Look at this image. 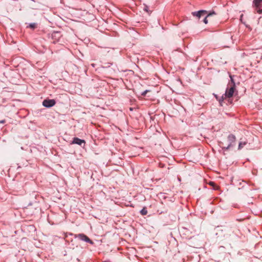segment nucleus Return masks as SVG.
<instances>
[{
  "label": "nucleus",
  "mask_w": 262,
  "mask_h": 262,
  "mask_svg": "<svg viewBox=\"0 0 262 262\" xmlns=\"http://www.w3.org/2000/svg\"><path fill=\"white\" fill-rule=\"evenodd\" d=\"M235 90V84L233 83L232 85L230 87H228L226 89V92L224 95H223L221 98H219L216 96H215L216 98L219 100L220 104L222 105V102L224 99L226 98H231L233 96Z\"/></svg>",
  "instance_id": "1"
},
{
  "label": "nucleus",
  "mask_w": 262,
  "mask_h": 262,
  "mask_svg": "<svg viewBox=\"0 0 262 262\" xmlns=\"http://www.w3.org/2000/svg\"><path fill=\"white\" fill-rule=\"evenodd\" d=\"M236 141V137L234 135L230 134L229 135L226 141L225 146L223 147V148L226 150L229 149L231 147L234 145Z\"/></svg>",
  "instance_id": "2"
},
{
  "label": "nucleus",
  "mask_w": 262,
  "mask_h": 262,
  "mask_svg": "<svg viewBox=\"0 0 262 262\" xmlns=\"http://www.w3.org/2000/svg\"><path fill=\"white\" fill-rule=\"evenodd\" d=\"M56 103L54 99H45L42 102V105L46 107H50L54 106Z\"/></svg>",
  "instance_id": "3"
},
{
  "label": "nucleus",
  "mask_w": 262,
  "mask_h": 262,
  "mask_svg": "<svg viewBox=\"0 0 262 262\" xmlns=\"http://www.w3.org/2000/svg\"><path fill=\"white\" fill-rule=\"evenodd\" d=\"M61 35L59 32H54L52 34V38L53 40V42L55 43L58 41L59 39L61 37Z\"/></svg>",
  "instance_id": "4"
},
{
  "label": "nucleus",
  "mask_w": 262,
  "mask_h": 262,
  "mask_svg": "<svg viewBox=\"0 0 262 262\" xmlns=\"http://www.w3.org/2000/svg\"><path fill=\"white\" fill-rule=\"evenodd\" d=\"M207 14V11L206 10H200L198 12H192L193 15L196 16L198 18H200L202 16H205Z\"/></svg>",
  "instance_id": "5"
},
{
  "label": "nucleus",
  "mask_w": 262,
  "mask_h": 262,
  "mask_svg": "<svg viewBox=\"0 0 262 262\" xmlns=\"http://www.w3.org/2000/svg\"><path fill=\"white\" fill-rule=\"evenodd\" d=\"M79 238L82 241H84L86 242L89 243L91 244H93V242L85 235L83 234H80L78 235Z\"/></svg>",
  "instance_id": "6"
},
{
  "label": "nucleus",
  "mask_w": 262,
  "mask_h": 262,
  "mask_svg": "<svg viewBox=\"0 0 262 262\" xmlns=\"http://www.w3.org/2000/svg\"><path fill=\"white\" fill-rule=\"evenodd\" d=\"M85 142L84 140L80 139L78 138L75 137L73 138L72 144H76L79 145H81L82 143L85 144Z\"/></svg>",
  "instance_id": "7"
},
{
  "label": "nucleus",
  "mask_w": 262,
  "mask_h": 262,
  "mask_svg": "<svg viewBox=\"0 0 262 262\" xmlns=\"http://www.w3.org/2000/svg\"><path fill=\"white\" fill-rule=\"evenodd\" d=\"M253 6L256 8H260L262 6V0H253Z\"/></svg>",
  "instance_id": "8"
},
{
  "label": "nucleus",
  "mask_w": 262,
  "mask_h": 262,
  "mask_svg": "<svg viewBox=\"0 0 262 262\" xmlns=\"http://www.w3.org/2000/svg\"><path fill=\"white\" fill-rule=\"evenodd\" d=\"M247 142L246 141H240L238 145V149L240 150L243 147L247 144Z\"/></svg>",
  "instance_id": "9"
},
{
  "label": "nucleus",
  "mask_w": 262,
  "mask_h": 262,
  "mask_svg": "<svg viewBox=\"0 0 262 262\" xmlns=\"http://www.w3.org/2000/svg\"><path fill=\"white\" fill-rule=\"evenodd\" d=\"M214 14H215V13L214 11H213L212 12H211V13H209V14H208L205 16V18L204 19L203 21L204 22V23L207 24V23H208L207 17L210 16H212V15H214Z\"/></svg>",
  "instance_id": "10"
},
{
  "label": "nucleus",
  "mask_w": 262,
  "mask_h": 262,
  "mask_svg": "<svg viewBox=\"0 0 262 262\" xmlns=\"http://www.w3.org/2000/svg\"><path fill=\"white\" fill-rule=\"evenodd\" d=\"M142 215H145L147 214V210L146 208H143L140 211Z\"/></svg>",
  "instance_id": "11"
},
{
  "label": "nucleus",
  "mask_w": 262,
  "mask_h": 262,
  "mask_svg": "<svg viewBox=\"0 0 262 262\" xmlns=\"http://www.w3.org/2000/svg\"><path fill=\"white\" fill-rule=\"evenodd\" d=\"M36 24L32 23L30 24L29 27L31 29H35V28H36Z\"/></svg>",
  "instance_id": "12"
},
{
  "label": "nucleus",
  "mask_w": 262,
  "mask_h": 262,
  "mask_svg": "<svg viewBox=\"0 0 262 262\" xmlns=\"http://www.w3.org/2000/svg\"><path fill=\"white\" fill-rule=\"evenodd\" d=\"M257 11V12L259 14H261L262 13V9H260V8H256L255 9Z\"/></svg>",
  "instance_id": "13"
},
{
  "label": "nucleus",
  "mask_w": 262,
  "mask_h": 262,
  "mask_svg": "<svg viewBox=\"0 0 262 262\" xmlns=\"http://www.w3.org/2000/svg\"><path fill=\"white\" fill-rule=\"evenodd\" d=\"M144 10H145V11L148 12V8L147 6H145L144 8Z\"/></svg>",
  "instance_id": "14"
},
{
  "label": "nucleus",
  "mask_w": 262,
  "mask_h": 262,
  "mask_svg": "<svg viewBox=\"0 0 262 262\" xmlns=\"http://www.w3.org/2000/svg\"><path fill=\"white\" fill-rule=\"evenodd\" d=\"M147 90H146V91H145L144 92H143V93H142V95L143 96H145V95H146V94L147 93Z\"/></svg>",
  "instance_id": "15"
},
{
  "label": "nucleus",
  "mask_w": 262,
  "mask_h": 262,
  "mask_svg": "<svg viewBox=\"0 0 262 262\" xmlns=\"http://www.w3.org/2000/svg\"><path fill=\"white\" fill-rule=\"evenodd\" d=\"M5 120H1L0 121V123H5Z\"/></svg>",
  "instance_id": "16"
},
{
  "label": "nucleus",
  "mask_w": 262,
  "mask_h": 262,
  "mask_svg": "<svg viewBox=\"0 0 262 262\" xmlns=\"http://www.w3.org/2000/svg\"><path fill=\"white\" fill-rule=\"evenodd\" d=\"M209 184H210V185H213L214 184V183H213V182H210V183H209Z\"/></svg>",
  "instance_id": "17"
},
{
  "label": "nucleus",
  "mask_w": 262,
  "mask_h": 262,
  "mask_svg": "<svg viewBox=\"0 0 262 262\" xmlns=\"http://www.w3.org/2000/svg\"><path fill=\"white\" fill-rule=\"evenodd\" d=\"M103 262H110V261H104Z\"/></svg>",
  "instance_id": "18"
}]
</instances>
